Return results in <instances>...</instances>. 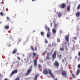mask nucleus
I'll return each mask as SVG.
<instances>
[{
    "mask_svg": "<svg viewBox=\"0 0 80 80\" xmlns=\"http://www.w3.org/2000/svg\"><path fill=\"white\" fill-rule=\"evenodd\" d=\"M48 70L49 71V74L52 77V78H55V76H54V75L52 73V71L50 69H48Z\"/></svg>",
    "mask_w": 80,
    "mask_h": 80,
    "instance_id": "6e6552de",
    "label": "nucleus"
},
{
    "mask_svg": "<svg viewBox=\"0 0 80 80\" xmlns=\"http://www.w3.org/2000/svg\"><path fill=\"white\" fill-rule=\"evenodd\" d=\"M4 80H8V79H7V78H5V79Z\"/></svg>",
    "mask_w": 80,
    "mask_h": 80,
    "instance_id": "79ce46f5",
    "label": "nucleus"
},
{
    "mask_svg": "<svg viewBox=\"0 0 80 80\" xmlns=\"http://www.w3.org/2000/svg\"><path fill=\"white\" fill-rule=\"evenodd\" d=\"M43 73L44 75H47L48 74V69L47 68H45L43 69Z\"/></svg>",
    "mask_w": 80,
    "mask_h": 80,
    "instance_id": "7ed1b4c3",
    "label": "nucleus"
},
{
    "mask_svg": "<svg viewBox=\"0 0 80 80\" xmlns=\"http://www.w3.org/2000/svg\"><path fill=\"white\" fill-rule=\"evenodd\" d=\"M45 53H47V51H45Z\"/></svg>",
    "mask_w": 80,
    "mask_h": 80,
    "instance_id": "a18cd8bd",
    "label": "nucleus"
},
{
    "mask_svg": "<svg viewBox=\"0 0 80 80\" xmlns=\"http://www.w3.org/2000/svg\"><path fill=\"white\" fill-rule=\"evenodd\" d=\"M18 60H20V57H18Z\"/></svg>",
    "mask_w": 80,
    "mask_h": 80,
    "instance_id": "72a5a7b5",
    "label": "nucleus"
},
{
    "mask_svg": "<svg viewBox=\"0 0 80 80\" xmlns=\"http://www.w3.org/2000/svg\"><path fill=\"white\" fill-rule=\"evenodd\" d=\"M48 41H47V39H45V43L47 44V43H48Z\"/></svg>",
    "mask_w": 80,
    "mask_h": 80,
    "instance_id": "393cba45",
    "label": "nucleus"
},
{
    "mask_svg": "<svg viewBox=\"0 0 80 80\" xmlns=\"http://www.w3.org/2000/svg\"><path fill=\"white\" fill-rule=\"evenodd\" d=\"M2 23V22H0V23Z\"/></svg>",
    "mask_w": 80,
    "mask_h": 80,
    "instance_id": "3c124183",
    "label": "nucleus"
},
{
    "mask_svg": "<svg viewBox=\"0 0 80 80\" xmlns=\"http://www.w3.org/2000/svg\"><path fill=\"white\" fill-rule=\"evenodd\" d=\"M76 16L77 17H79L80 15V12H77L76 14Z\"/></svg>",
    "mask_w": 80,
    "mask_h": 80,
    "instance_id": "2eb2a0df",
    "label": "nucleus"
},
{
    "mask_svg": "<svg viewBox=\"0 0 80 80\" xmlns=\"http://www.w3.org/2000/svg\"><path fill=\"white\" fill-rule=\"evenodd\" d=\"M38 67L39 68H41V67H42V66H41V65L40 64H39L38 65Z\"/></svg>",
    "mask_w": 80,
    "mask_h": 80,
    "instance_id": "cd10ccee",
    "label": "nucleus"
},
{
    "mask_svg": "<svg viewBox=\"0 0 80 80\" xmlns=\"http://www.w3.org/2000/svg\"><path fill=\"white\" fill-rule=\"evenodd\" d=\"M41 35H44V33L42 32H41Z\"/></svg>",
    "mask_w": 80,
    "mask_h": 80,
    "instance_id": "c756f323",
    "label": "nucleus"
},
{
    "mask_svg": "<svg viewBox=\"0 0 80 80\" xmlns=\"http://www.w3.org/2000/svg\"><path fill=\"white\" fill-rule=\"evenodd\" d=\"M60 8H64L66 7V4L65 3H62L60 5Z\"/></svg>",
    "mask_w": 80,
    "mask_h": 80,
    "instance_id": "0eeeda50",
    "label": "nucleus"
},
{
    "mask_svg": "<svg viewBox=\"0 0 80 80\" xmlns=\"http://www.w3.org/2000/svg\"><path fill=\"white\" fill-rule=\"evenodd\" d=\"M1 15H2V16H3V13L2 12H1L0 13Z\"/></svg>",
    "mask_w": 80,
    "mask_h": 80,
    "instance_id": "7c9ffc66",
    "label": "nucleus"
},
{
    "mask_svg": "<svg viewBox=\"0 0 80 80\" xmlns=\"http://www.w3.org/2000/svg\"><path fill=\"white\" fill-rule=\"evenodd\" d=\"M80 9V4H79L78 6L77 10H79Z\"/></svg>",
    "mask_w": 80,
    "mask_h": 80,
    "instance_id": "5701e85b",
    "label": "nucleus"
},
{
    "mask_svg": "<svg viewBox=\"0 0 80 80\" xmlns=\"http://www.w3.org/2000/svg\"><path fill=\"white\" fill-rule=\"evenodd\" d=\"M7 19L8 20L9 19V17H7Z\"/></svg>",
    "mask_w": 80,
    "mask_h": 80,
    "instance_id": "4c0bfd02",
    "label": "nucleus"
},
{
    "mask_svg": "<svg viewBox=\"0 0 80 80\" xmlns=\"http://www.w3.org/2000/svg\"><path fill=\"white\" fill-rule=\"evenodd\" d=\"M65 39L66 41L69 42V36L68 35H67L65 37Z\"/></svg>",
    "mask_w": 80,
    "mask_h": 80,
    "instance_id": "9d476101",
    "label": "nucleus"
},
{
    "mask_svg": "<svg viewBox=\"0 0 80 80\" xmlns=\"http://www.w3.org/2000/svg\"><path fill=\"white\" fill-rule=\"evenodd\" d=\"M1 77V74H0V77Z\"/></svg>",
    "mask_w": 80,
    "mask_h": 80,
    "instance_id": "8fccbe9b",
    "label": "nucleus"
},
{
    "mask_svg": "<svg viewBox=\"0 0 80 80\" xmlns=\"http://www.w3.org/2000/svg\"><path fill=\"white\" fill-rule=\"evenodd\" d=\"M74 40H76L77 39V38H76L75 37H74Z\"/></svg>",
    "mask_w": 80,
    "mask_h": 80,
    "instance_id": "58836bf2",
    "label": "nucleus"
},
{
    "mask_svg": "<svg viewBox=\"0 0 80 80\" xmlns=\"http://www.w3.org/2000/svg\"><path fill=\"white\" fill-rule=\"evenodd\" d=\"M17 55H19V53H18L17 54Z\"/></svg>",
    "mask_w": 80,
    "mask_h": 80,
    "instance_id": "49530a36",
    "label": "nucleus"
},
{
    "mask_svg": "<svg viewBox=\"0 0 80 80\" xmlns=\"http://www.w3.org/2000/svg\"><path fill=\"white\" fill-rule=\"evenodd\" d=\"M5 28L6 30H8L9 28H10V26L9 25H6L5 26Z\"/></svg>",
    "mask_w": 80,
    "mask_h": 80,
    "instance_id": "6ab92c4d",
    "label": "nucleus"
},
{
    "mask_svg": "<svg viewBox=\"0 0 80 80\" xmlns=\"http://www.w3.org/2000/svg\"><path fill=\"white\" fill-rule=\"evenodd\" d=\"M45 29L48 32V34L47 35V37L48 38H50V29L48 26H45Z\"/></svg>",
    "mask_w": 80,
    "mask_h": 80,
    "instance_id": "f257e3e1",
    "label": "nucleus"
},
{
    "mask_svg": "<svg viewBox=\"0 0 80 80\" xmlns=\"http://www.w3.org/2000/svg\"><path fill=\"white\" fill-rule=\"evenodd\" d=\"M59 57H61V55H60Z\"/></svg>",
    "mask_w": 80,
    "mask_h": 80,
    "instance_id": "09e8293b",
    "label": "nucleus"
},
{
    "mask_svg": "<svg viewBox=\"0 0 80 80\" xmlns=\"http://www.w3.org/2000/svg\"><path fill=\"white\" fill-rule=\"evenodd\" d=\"M62 62H64V59H62Z\"/></svg>",
    "mask_w": 80,
    "mask_h": 80,
    "instance_id": "e433bc0d",
    "label": "nucleus"
},
{
    "mask_svg": "<svg viewBox=\"0 0 80 80\" xmlns=\"http://www.w3.org/2000/svg\"><path fill=\"white\" fill-rule=\"evenodd\" d=\"M36 55L37 57H39V55H38V54L37 55Z\"/></svg>",
    "mask_w": 80,
    "mask_h": 80,
    "instance_id": "ea45409f",
    "label": "nucleus"
},
{
    "mask_svg": "<svg viewBox=\"0 0 80 80\" xmlns=\"http://www.w3.org/2000/svg\"><path fill=\"white\" fill-rule=\"evenodd\" d=\"M18 72V70H14L12 73L10 74V76H12V75H13L14 74H15V73H17Z\"/></svg>",
    "mask_w": 80,
    "mask_h": 80,
    "instance_id": "39448f33",
    "label": "nucleus"
},
{
    "mask_svg": "<svg viewBox=\"0 0 80 80\" xmlns=\"http://www.w3.org/2000/svg\"><path fill=\"white\" fill-rule=\"evenodd\" d=\"M61 74L62 76H64L65 77H66L67 75V72L65 71L62 70V71Z\"/></svg>",
    "mask_w": 80,
    "mask_h": 80,
    "instance_id": "20e7f679",
    "label": "nucleus"
},
{
    "mask_svg": "<svg viewBox=\"0 0 80 80\" xmlns=\"http://www.w3.org/2000/svg\"><path fill=\"white\" fill-rule=\"evenodd\" d=\"M33 2H34V1H35V0H32Z\"/></svg>",
    "mask_w": 80,
    "mask_h": 80,
    "instance_id": "37998d69",
    "label": "nucleus"
},
{
    "mask_svg": "<svg viewBox=\"0 0 80 80\" xmlns=\"http://www.w3.org/2000/svg\"><path fill=\"white\" fill-rule=\"evenodd\" d=\"M33 56H34V57H35V56H36V53L35 52H33Z\"/></svg>",
    "mask_w": 80,
    "mask_h": 80,
    "instance_id": "c85d7f7f",
    "label": "nucleus"
},
{
    "mask_svg": "<svg viewBox=\"0 0 80 80\" xmlns=\"http://www.w3.org/2000/svg\"><path fill=\"white\" fill-rule=\"evenodd\" d=\"M54 80H58V79H57V78H56Z\"/></svg>",
    "mask_w": 80,
    "mask_h": 80,
    "instance_id": "a19ab883",
    "label": "nucleus"
},
{
    "mask_svg": "<svg viewBox=\"0 0 80 80\" xmlns=\"http://www.w3.org/2000/svg\"><path fill=\"white\" fill-rule=\"evenodd\" d=\"M46 59H47V60H50V57H49V56H46Z\"/></svg>",
    "mask_w": 80,
    "mask_h": 80,
    "instance_id": "b1692460",
    "label": "nucleus"
},
{
    "mask_svg": "<svg viewBox=\"0 0 80 80\" xmlns=\"http://www.w3.org/2000/svg\"><path fill=\"white\" fill-rule=\"evenodd\" d=\"M52 32L54 34H55L56 33V32H57V31L56 29H53L52 30Z\"/></svg>",
    "mask_w": 80,
    "mask_h": 80,
    "instance_id": "aec40b11",
    "label": "nucleus"
},
{
    "mask_svg": "<svg viewBox=\"0 0 80 80\" xmlns=\"http://www.w3.org/2000/svg\"><path fill=\"white\" fill-rule=\"evenodd\" d=\"M57 55V51H55L54 52V53L52 55V57L53 58V59H55L56 58V56Z\"/></svg>",
    "mask_w": 80,
    "mask_h": 80,
    "instance_id": "423d86ee",
    "label": "nucleus"
},
{
    "mask_svg": "<svg viewBox=\"0 0 80 80\" xmlns=\"http://www.w3.org/2000/svg\"><path fill=\"white\" fill-rule=\"evenodd\" d=\"M75 58H77V57L76 56V57H75Z\"/></svg>",
    "mask_w": 80,
    "mask_h": 80,
    "instance_id": "de8ad7c7",
    "label": "nucleus"
},
{
    "mask_svg": "<svg viewBox=\"0 0 80 80\" xmlns=\"http://www.w3.org/2000/svg\"><path fill=\"white\" fill-rule=\"evenodd\" d=\"M53 23H54V25L55 24H55V21H53Z\"/></svg>",
    "mask_w": 80,
    "mask_h": 80,
    "instance_id": "c9c22d12",
    "label": "nucleus"
},
{
    "mask_svg": "<svg viewBox=\"0 0 80 80\" xmlns=\"http://www.w3.org/2000/svg\"><path fill=\"white\" fill-rule=\"evenodd\" d=\"M57 41L58 42H60V39H58Z\"/></svg>",
    "mask_w": 80,
    "mask_h": 80,
    "instance_id": "473e14b6",
    "label": "nucleus"
},
{
    "mask_svg": "<svg viewBox=\"0 0 80 80\" xmlns=\"http://www.w3.org/2000/svg\"><path fill=\"white\" fill-rule=\"evenodd\" d=\"M34 65L35 67H37V59H35L34 60Z\"/></svg>",
    "mask_w": 80,
    "mask_h": 80,
    "instance_id": "f8f14e48",
    "label": "nucleus"
},
{
    "mask_svg": "<svg viewBox=\"0 0 80 80\" xmlns=\"http://www.w3.org/2000/svg\"><path fill=\"white\" fill-rule=\"evenodd\" d=\"M72 75L73 78H75V76L74 74H72Z\"/></svg>",
    "mask_w": 80,
    "mask_h": 80,
    "instance_id": "bb28decb",
    "label": "nucleus"
},
{
    "mask_svg": "<svg viewBox=\"0 0 80 80\" xmlns=\"http://www.w3.org/2000/svg\"><path fill=\"white\" fill-rule=\"evenodd\" d=\"M35 49H34V48H33V46H31V49L32 50H33V51H35V50H37V47H35Z\"/></svg>",
    "mask_w": 80,
    "mask_h": 80,
    "instance_id": "9b49d317",
    "label": "nucleus"
},
{
    "mask_svg": "<svg viewBox=\"0 0 80 80\" xmlns=\"http://www.w3.org/2000/svg\"><path fill=\"white\" fill-rule=\"evenodd\" d=\"M78 68H80V64H79L78 65Z\"/></svg>",
    "mask_w": 80,
    "mask_h": 80,
    "instance_id": "2f4dec72",
    "label": "nucleus"
},
{
    "mask_svg": "<svg viewBox=\"0 0 80 80\" xmlns=\"http://www.w3.org/2000/svg\"><path fill=\"white\" fill-rule=\"evenodd\" d=\"M38 77V74H36V75L35 76V78L33 80H37V78Z\"/></svg>",
    "mask_w": 80,
    "mask_h": 80,
    "instance_id": "4be33fe9",
    "label": "nucleus"
},
{
    "mask_svg": "<svg viewBox=\"0 0 80 80\" xmlns=\"http://www.w3.org/2000/svg\"><path fill=\"white\" fill-rule=\"evenodd\" d=\"M78 55L79 56H80V51L79 52V53H78Z\"/></svg>",
    "mask_w": 80,
    "mask_h": 80,
    "instance_id": "f704fd0d",
    "label": "nucleus"
},
{
    "mask_svg": "<svg viewBox=\"0 0 80 80\" xmlns=\"http://www.w3.org/2000/svg\"><path fill=\"white\" fill-rule=\"evenodd\" d=\"M58 15L59 17H61V16L62 15V14L61 12H58Z\"/></svg>",
    "mask_w": 80,
    "mask_h": 80,
    "instance_id": "412c9836",
    "label": "nucleus"
},
{
    "mask_svg": "<svg viewBox=\"0 0 80 80\" xmlns=\"http://www.w3.org/2000/svg\"><path fill=\"white\" fill-rule=\"evenodd\" d=\"M51 26L52 27V23H51Z\"/></svg>",
    "mask_w": 80,
    "mask_h": 80,
    "instance_id": "c03bdc74",
    "label": "nucleus"
},
{
    "mask_svg": "<svg viewBox=\"0 0 80 80\" xmlns=\"http://www.w3.org/2000/svg\"><path fill=\"white\" fill-rule=\"evenodd\" d=\"M54 66L57 67V68H58V66H59V63L58 62V61H56L54 63Z\"/></svg>",
    "mask_w": 80,
    "mask_h": 80,
    "instance_id": "1a4fd4ad",
    "label": "nucleus"
},
{
    "mask_svg": "<svg viewBox=\"0 0 80 80\" xmlns=\"http://www.w3.org/2000/svg\"><path fill=\"white\" fill-rule=\"evenodd\" d=\"M53 53V51H51L50 52H48L47 53V55L48 56H50L51 55H52Z\"/></svg>",
    "mask_w": 80,
    "mask_h": 80,
    "instance_id": "f3484780",
    "label": "nucleus"
},
{
    "mask_svg": "<svg viewBox=\"0 0 80 80\" xmlns=\"http://www.w3.org/2000/svg\"><path fill=\"white\" fill-rule=\"evenodd\" d=\"M80 69H78L77 71L76 72L77 76H78V75H79V73H80Z\"/></svg>",
    "mask_w": 80,
    "mask_h": 80,
    "instance_id": "ddd939ff",
    "label": "nucleus"
},
{
    "mask_svg": "<svg viewBox=\"0 0 80 80\" xmlns=\"http://www.w3.org/2000/svg\"><path fill=\"white\" fill-rule=\"evenodd\" d=\"M17 49H14L12 52V54H15V53H17Z\"/></svg>",
    "mask_w": 80,
    "mask_h": 80,
    "instance_id": "dca6fc26",
    "label": "nucleus"
},
{
    "mask_svg": "<svg viewBox=\"0 0 80 80\" xmlns=\"http://www.w3.org/2000/svg\"><path fill=\"white\" fill-rule=\"evenodd\" d=\"M32 68H33V66L32 65L27 70V73L25 74V76H28V75H30V73L32 72Z\"/></svg>",
    "mask_w": 80,
    "mask_h": 80,
    "instance_id": "f03ea898",
    "label": "nucleus"
},
{
    "mask_svg": "<svg viewBox=\"0 0 80 80\" xmlns=\"http://www.w3.org/2000/svg\"><path fill=\"white\" fill-rule=\"evenodd\" d=\"M54 27L55 28H57V27L58 28V23H57V24H54Z\"/></svg>",
    "mask_w": 80,
    "mask_h": 80,
    "instance_id": "a211bd4d",
    "label": "nucleus"
},
{
    "mask_svg": "<svg viewBox=\"0 0 80 80\" xmlns=\"http://www.w3.org/2000/svg\"><path fill=\"white\" fill-rule=\"evenodd\" d=\"M60 50L61 51H64V49L63 48H60Z\"/></svg>",
    "mask_w": 80,
    "mask_h": 80,
    "instance_id": "a878e982",
    "label": "nucleus"
},
{
    "mask_svg": "<svg viewBox=\"0 0 80 80\" xmlns=\"http://www.w3.org/2000/svg\"><path fill=\"white\" fill-rule=\"evenodd\" d=\"M70 6L69 5L67 7V11L68 12H70Z\"/></svg>",
    "mask_w": 80,
    "mask_h": 80,
    "instance_id": "4468645a",
    "label": "nucleus"
}]
</instances>
